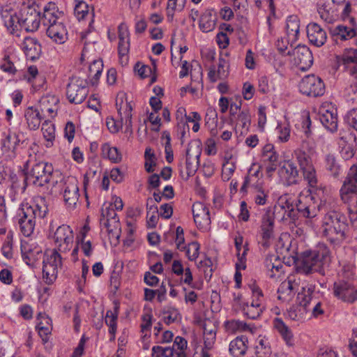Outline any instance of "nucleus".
Here are the masks:
<instances>
[{
  "instance_id": "nucleus-1",
  "label": "nucleus",
  "mask_w": 357,
  "mask_h": 357,
  "mask_svg": "<svg viewBox=\"0 0 357 357\" xmlns=\"http://www.w3.org/2000/svg\"><path fill=\"white\" fill-rule=\"evenodd\" d=\"M47 212V202L44 197H35L33 204L22 203L18 208L17 218L23 235L31 236L34 230L36 219L44 218Z\"/></svg>"
},
{
  "instance_id": "nucleus-2",
  "label": "nucleus",
  "mask_w": 357,
  "mask_h": 357,
  "mask_svg": "<svg viewBox=\"0 0 357 357\" xmlns=\"http://www.w3.org/2000/svg\"><path fill=\"white\" fill-rule=\"evenodd\" d=\"M322 227L324 236L334 245H340L348 236L347 218L344 214L335 210H331L325 214Z\"/></svg>"
},
{
  "instance_id": "nucleus-3",
  "label": "nucleus",
  "mask_w": 357,
  "mask_h": 357,
  "mask_svg": "<svg viewBox=\"0 0 357 357\" xmlns=\"http://www.w3.org/2000/svg\"><path fill=\"white\" fill-rule=\"evenodd\" d=\"M331 261L330 251L326 246L319 247L315 250H307L301 257H293L292 261L298 271L305 274L312 272L324 273V266Z\"/></svg>"
},
{
  "instance_id": "nucleus-4",
  "label": "nucleus",
  "mask_w": 357,
  "mask_h": 357,
  "mask_svg": "<svg viewBox=\"0 0 357 357\" xmlns=\"http://www.w3.org/2000/svg\"><path fill=\"white\" fill-rule=\"evenodd\" d=\"M62 179V175L58 170H54L52 165L44 161L35 162L31 169L25 174L24 178V190L29 185L36 187H43L50 183L55 185L59 179Z\"/></svg>"
},
{
  "instance_id": "nucleus-5",
  "label": "nucleus",
  "mask_w": 357,
  "mask_h": 357,
  "mask_svg": "<svg viewBox=\"0 0 357 357\" xmlns=\"http://www.w3.org/2000/svg\"><path fill=\"white\" fill-rule=\"evenodd\" d=\"M294 155L303 172L304 179L311 188L310 194L314 193L317 196H319L320 193L323 194L324 191L317 187L318 181L316 171L309 155L301 150H296L294 151Z\"/></svg>"
},
{
  "instance_id": "nucleus-6",
  "label": "nucleus",
  "mask_w": 357,
  "mask_h": 357,
  "mask_svg": "<svg viewBox=\"0 0 357 357\" xmlns=\"http://www.w3.org/2000/svg\"><path fill=\"white\" fill-rule=\"evenodd\" d=\"M16 19L20 26L27 32H33L39 28L40 22V11L37 4L22 6Z\"/></svg>"
},
{
  "instance_id": "nucleus-7",
  "label": "nucleus",
  "mask_w": 357,
  "mask_h": 357,
  "mask_svg": "<svg viewBox=\"0 0 357 357\" xmlns=\"http://www.w3.org/2000/svg\"><path fill=\"white\" fill-rule=\"evenodd\" d=\"M43 278L46 284H52L57 278L58 268L62 266V258L56 249L43 255Z\"/></svg>"
},
{
  "instance_id": "nucleus-8",
  "label": "nucleus",
  "mask_w": 357,
  "mask_h": 357,
  "mask_svg": "<svg viewBox=\"0 0 357 357\" xmlns=\"http://www.w3.org/2000/svg\"><path fill=\"white\" fill-rule=\"evenodd\" d=\"M88 93L87 81L80 77H72L67 85L66 96L71 103H82L86 99Z\"/></svg>"
},
{
  "instance_id": "nucleus-9",
  "label": "nucleus",
  "mask_w": 357,
  "mask_h": 357,
  "mask_svg": "<svg viewBox=\"0 0 357 357\" xmlns=\"http://www.w3.org/2000/svg\"><path fill=\"white\" fill-rule=\"evenodd\" d=\"M299 91L308 96L317 97L325 92V84L322 79L314 75L305 76L299 83Z\"/></svg>"
},
{
  "instance_id": "nucleus-10",
  "label": "nucleus",
  "mask_w": 357,
  "mask_h": 357,
  "mask_svg": "<svg viewBox=\"0 0 357 357\" xmlns=\"http://www.w3.org/2000/svg\"><path fill=\"white\" fill-rule=\"evenodd\" d=\"M335 296L344 302L352 303L357 300V288L349 281L339 280L334 283Z\"/></svg>"
},
{
  "instance_id": "nucleus-11",
  "label": "nucleus",
  "mask_w": 357,
  "mask_h": 357,
  "mask_svg": "<svg viewBox=\"0 0 357 357\" xmlns=\"http://www.w3.org/2000/svg\"><path fill=\"white\" fill-rule=\"evenodd\" d=\"M287 55L294 56V63L301 70H307L313 63V56L312 52L306 45H297L292 52L288 51Z\"/></svg>"
},
{
  "instance_id": "nucleus-12",
  "label": "nucleus",
  "mask_w": 357,
  "mask_h": 357,
  "mask_svg": "<svg viewBox=\"0 0 357 357\" xmlns=\"http://www.w3.org/2000/svg\"><path fill=\"white\" fill-rule=\"evenodd\" d=\"M315 195H316L312 193L310 194V196L298 199L296 204V208L300 216L306 218H312L317 215V211L320 209L321 204L317 206L315 205V202H313L315 199ZM321 202L322 200L320 199V203H321Z\"/></svg>"
},
{
  "instance_id": "nucleus-13",
  "label": "nucleus",
  "mask_w": 357,
  "mask_h": 357,
  "mask_svg": "<svg viewBox=\"0 0 357 357\" xmlns=\"http://www.w3.org/2000/svg\"><path fill=\"white\" fill-rule=\"evenodd\" d=\"M54 238L59 251L66 252L70 250L73 243L74 236L69 226L66 225L59 226L54 232Z\"/></svg>"
},
{
  "instance_id": "nucleus-14",
  "label": "nucleus",
  "mask_w": 357,
  "mask_h": 357,
  "mask_svg": "<svg viewBox=\"0 0 357 357\" xmlns=\"http://www.w3.org/2000/svg\"><path fill=\"white\" fill-rule=\"evenodd\" d=\"M337 61L349 68L350 75L354 80L351 87L354 93H357V50L350 49L342 56H337Z\"/></svg>"
},
{
  "instance_id": "nucleus-15",
  "label": "nucleus",
  "mask_w": 357,
  "mask_h": 357,
  "mask_svg": "<svg viewBox=\"0 0 357 357\" xmlns=\"http://www.w3.org/2000/svg\"><path fill=\"white\" fill-rule=\"evenodd\" d=\"M275 216L271 210H267L261 218V245L268 248L270 245V239L273 236Z\"/></svg>"
},
{
  "instance_id": "nucleus-16",
  "label": "nucleus",
  "mask_w": 357,
  "mask_h": 357,
  "mask_svg": "<svg viewBox=\"0 0 357 357\" xmlns=\"http://www.w3.org/2000/svg\"><path fill=\"white\" fill-rule=\"evenodd\" d=\"M118 32L119 40L118 53L119 59L122 65L123 63L126 64L128 61V54L130 50L129 31L126 24L124 23L120 24L118 27Z\"/></svg>"
},
{
  "instance_id": "nucleus-17",
  "label": "nucleus",
  "mask_w": 357,
  "mask_h": 357,
  "mask_svg": "<svg viewBox=\"0 0 357 357\" xmlns=\"http://www.w3.org/2000/svg\"><path fill=\"white\" fill-rule=\"evenodd\" d=\"M350 194H357V164L350 167L340 189V195L344 202L348 201Z\"/></svg>"
},
{
  "instance_id": "nucleus-18",
  "label": "nucleus",
  "mask_w": 357,
  "mask_h": 357,
  "mask_svg": "<svg viewBox=\"0 0 357 357\" xmlns=\"http://www.w3.org/2000/svg\"><path fill=\"white\" fill-rule=\"evenodd\" d=\"M79 197L78 181L73 177L68 178L65 183L63 199L70 209L75 208Z\"/></svg>"
},
{
  "instance_id": "nucleus-19",
  "label": "nucleus",
  "mask_w": 357,
  "mask_h": 357,
  "mask_svg": "<svg viewBox=\"0 0 357 357\" xmlns=\"http://www.w3.org/2000/svg\"><path fill=\"white\" fill-rule=\"evenodd\" d=\"M279 174L287 185L298 184L302 180L297 167L292 161L284 162L279 170Z\"/></svg>"
},
{
  "instance_id": "nucleus-20",
  "label": "nucleus",
  "mask_w": 357,
  "mask_h": 357,
  "mask_svg": "<svg viewBox=\"0 0 357 357\" xmlns=\"http://www.w3.org/2000/svg\"><path fill=\"white\" fill-rule=\"evenodd\" d=\"M307 36L310 43L317 47L322 46L327 38L326 31L317 23L307 26Z\"/></svg>"
},
{
  "instance_id": "nucleus-21",
  "label": "nucleus",
  "mask_w": 357,
  "mask_h": 357,
  "mask_svg": "<svg viewBox=\"0 0 357 357\" xmlns=\"http://www.w3.org/2000/svg\"><path fill=\"white\" fill-rule=\"evenodd\" d=\"M2 144L6 149L14 152L18 146L27 144V138L25 137L24 134L20 130L17 132H12L10 130H9L8 134L3 140Z\"/></svg>"
},
{
  "instance_id": "nucleus-22",
  "label": "nucleus",
  "mask_w": 357,
  "mask_h": 357,
  "mask_svg": "<svg viewBox=\"0 0 357 357\" xmlns=\"http://www.w3.org/2000/svg\"><path fill=\"white\" fill-rule=\"evenodd\" d=\"M46 33L47 36L57 44L64 43L68 38L67 30L61 22H57L50 25Z\"/></svg>"
},
{
  "instance_id": "nucleus-23",
  "label": "nucleus",
  "mask_w": 357,
  "mask_h": 357,
  "mask_svg": "<svg viewBox=\"0 0 357 357\" xmlns=\"http://www.w3.org/2000/svg\"><path fill=\"white\" fill-rule=\"evenodd\" d=\"M332 1L328 0H319L317 2V11L320 17L325 22L331 23L335 18V12L337 11L333 6H335Z\"/></svg>"
},
{
  "instance_id": "nucleus-24",
  "label": "nucleus",
  "mask_w": 357,
  "mask_h": 357,
  "mask_svg": "<svg viewBox=\"0 0 357 357\" xmlns=\"http://www.w3.org/2000/svg\"><path fill=\"white\" fill-rule=\"evenodd\" d=\"M192 214L195 222L199 225L210 222L209 209L204 204L196 202L192 205Z\"/></svg>"
},
{
  "instance_id": "nucleus-25",
  "label": "nucleus",
  "mask_w": 357,
  "mask_h": 357,
  "mask_svg": "<svg viewBox=\"0 0 357 357\" xmlns=\"http://www.w3.org/2000/svg\"><path fill=\"white\" fill-rule=\"evenodd\" d=\"M248 340L246 336L241 335L236 337L229 344V351L230 354L234 357L243 356L248 349Z\"/></svg>"
},
{
  "instance_id": "nucleus-26",
  "label": "nucleus",
  "mask_w": 357,
  "mask_h": 357,
  "mask_svg": "<svg viewBox=\"0 0 357 357\" xmlns=\"http://www.w3.org/2000/svg\"><path fill=\"white\" fill-rule=\"evenodd\" d=\"M26 58L31 61L38 59L41 53V46L36 40L31 38H26L22 47Z\"/></svg>"
},
{
  "instance_id": "nucleus-27",
  "label": "nucleus",
  "mask_w": 357,
  "mask_h": 357,
  "mask_svg": "<svg viewBox=\"0 0 357 357\" xmlns=\"http://www.w3.org/2000/svg\"><path fill=\"white\" fill-rule=\"evenodd\" d=\"M190 152L191 149L188 148L186 150L185 167L187 176L185 178V180H188L190 177L192 176L197 172L201 155V151L199 148L195 153V155L194 156L192 155Z\"/></svg>"
},
{
  "instance_id": "nucleus-28",
  "label": "nucleus",
  "mask_w": 357,
  "mask_h": 357,
  "mask_svg": "<svg viewBox=\"0 0 357 357\" xmlns=\"http://www.w3.org/2000/svg\"><path fill=\"white\" fill-rule=\"evenodd\" d=\"M216 19L213 9L206 10L199 19L200 29L205 33L213 31L215 26Z\"/></svg>"
},
{
  "instance_id": "nucleus-29",
  "label": "nucleus",
  "mask_w": 357,
  "mask_h": 357,
  "mask_svg": "<svg viewBox=\"0 0 357 357\" xmlns=\"http://www.w3.org/2000/svg\"><path fill=\"white\" fill-rule=\"evenodd\" d=\"M319 120L329 131L333 132L337 129V116L336 111L328 109L319 112Z\"/></svg>"
},
{
  "instance_id": "nucleus-30",
  "label": "nucleus",
  "mask_w": 357,
  "mask_h": 357,
  "mask_svg": "<svg viewBox=\"0 0 357 357\" xmlns=\"http://www.w3.org/2000/svg\"><path fill=\"white\" fill-rule=\"evenodd\" d=\"M194 323L202 327L203 333H217L218 321L213 316L206 318L200 315H196L194 319Z\"/></svg>"
},
{
  "instance_id": "nucleus-31",
  "label": "nucleus",
  "mask_w": 357,
  "mask_h": 357,
  "mask_svg": "<svg viewBox=\"0 0 357 357\" xmlns=\"http://www.w3.org/2000/svg\"><path fill=\"white\" fill-rule=\"evenodd\" d=\"M274 328L280 333V336L288 347L294 346V339L292 332L281 319H275Z\"/></svg>"
},
{
  "instance_id": "nucleus-32",
  "label": "nucleus",
  "mask_w": 357,
  "mask_h": 357,
  "mask_svg": "<svg viewBox=\"0 0 357 357\" xmlns=\"http://www.w3.org/2000/svg\"><path fill=\"white\" fill-rule=\"evenodd\" d=\"M36 328L38 334L45 340L52 330V319L47 314H38Z\"/></svg>"
},
{
  "instance_id": "nucleus-33",
  "label": "nucleus",
  "mask_w": 357,
  "mask_h": 357,
  "mask_svg": "<svg viewBox=\"0 0 357 357\" xmlns=\"http://www.w3.org/2000/svg\"><path fill=\"white\" fill-rule=\"evenodd\" d=\"M28 127L31 130H37L41 123L42 116L39 111L33 107H28L24 113Z\"/></svg>"
},
{
  "instance_id": "nucleus-34",
  "label": "nucleus",
  "mask_w": 357,
  "mask_h": 357,
  "mask_svg": "<svg viewBox=\"0 0 357 357\" xmlns=\"http://www.w3.org/2000/svg\"><path fill=\"white\" fill-rule=\"evenodd\" d=\"M325 167L330 174L335 178L339 176L342 170L340 161L338 160L334 155L331 153L326 156Z\"/></svg>"
},
{
  "instance_id": "nucleus-35",
  "label": "nucleus",
  "mask_w": 357,
  "mask_h": 357,
  "mask_svg": "<svg viewBox=\"0 0 357 357\" xmlns=\"http://www.w3.org/2000/svg\"><path fill=\"white\" fill-rule=\"evenodd\" d=\"M224 327L225 331L229 333H235L236 332L241 331H252V328L250 324L247 323L236 319H231L225 321Z\"/></svg>"
},
{
  "instance_id": "nucleus-36",
  "label": "nucleus",
  "mask_w": 357,
  "mask_h": 357,
  "mask_svg": "<svg viewBox=\"0 0 357 357\" xmlns=\"http://www.w3.org/2000/svg\"><path fill=\"white\" fill-rule=\"evenodd\" d=\"M22 255L23 260L29 266H33L34 262L38 259V256H41L42 250L40 248H35L31 249L28 245H22Z\"/></svg>"
},
{
  "instance_id": "nucleus-37",
  "label": "nucleus",
  "mask_w": 357,
  "mask_h": 357,
  "mask_svg": "<svg viewBox=\"0 0 357 357\" xmlns=\"http://www.w3.org/2000/svg\"><path fill=\"white\" fill-rule=\"evenodd\" d=\"M292 278L288 277L287 280L280 284L278 289V293L280 294L278 298H281V295L291 296L296 291L298 284Z\"/></svg>"
},
{
  "instance_id": "nucleus-38",
  "label": "nucleus",
  "mask_w": 357,
  "mask_h": 357,
  "mask_svg": "<svg viewBox=\"0 0 357 357\" xmlns=\"http://www.w3.org/2000/svg\"><path fill=\"white\" fill-rule=\"evenodd\" d=\"M331 33L333 37L336 38L335 40H346L354 37L356 36V31L353 28L339 25L331 31Z\"/></svg>"
},
{
  "instance_id": "nucleus-39",
  "label": "nucleus",
  "mask_w": 357,
  "mask_h": 357,
  "mask_svg": "<svg viewBox=\"0 0 357 357\" xmlns=\"http://www.w3.org/2000/svg\"><path fill=\"white\" fill-rule=\"evenodd\" d=\"M204 347L202 350L201 357H211L210 351H211L215 343L216 333H203Z\"/></svg>"
},
{
  "instance_id": "nucleus-40",
  "label": "nucleus",
  "mask_w": 357,
  "mask_h": 357,
  "mask_svg": "<svg viewBox=\"0 0 357 357\" xmlns=\"http://www.w3.org/2000/svg\"><path fill=\"white\" fill-rule=\"evenodd\" d=\"M101 149L103 157L107 158L112 162L118 163L121 161V154L116 147H111L108 144H104Z\"/></svg>"
},
{
  "instance_id": "nucleus-41",
  "label": "nucleus",
  "mask_w": 357,
  "mask_h": 357,
  "mask_svg": "<svg viewBox=\"0 0 357 357\" xmlns=\"http://www.w3.org/2000/svg\"><path fill=\"white\" fill-rule=\"evenodd\" d=\"M265 265L266 268L271 271V278L275 277V274L273 273V270H275L277 272H280L283 267L279 257L275 255H271L266 257L265 259Z\"/></svg>"
},
{
  "instance_id": "nucleus-42",
  "label": "nucleus",
  "mask_w": 357,
  "mask_h": 357,
  "mask_svg": "<svg viewBox=\"0 0 357 357\" xmlns=\"http://www.w3.org/2000/svg\"><path fill=\"white\" fill-rule=\"evenodd\" d=\"M286 31L288 38L291 40L297 39L299 33V22L296 17H289L286 23Z\"/></svg>"
},
{
  "instance_id": "nucleus-43",
  "label": "nucleus",
  "mask_w": 357,
  "mask_h": 357,
  "mask_svg": "<svg viewBox=\"0 0 357 357\" xmlns=\"http://www.w3.org/2000/svg\"><path fill=\"white\" fill-rule=\"evenodd\" d=\"M271 353V347L267 339L260 338L255 347L256 357H268Z\"/></svg>"
},
{
  "instance_id": "nucleus-44",
  "label": "nucleus",
  "mask_w": 357,
  "mask_h": 357,
  "mask_svg": "<svg viewBox=\"0 0 357 357\" xmlns=\"http://www.w3.org/2000/svg\"><path fill=\"white\" fill-rule=\"evenodd\" d=\"M200 245L197 241H192L188 245H180V250L185 251L186 255L189 260L194 261L199 257V251Z\"/></svg>"
},
{
  "instance_id": "nucleus-45",
  "label": "nucleus",
  "mask_w": 357,
  "mask_h": 357,
  "mask_svg": "<svg viewBox=\"0 0 357 357\" xmlns=\"http://www.w3.org/2000/svg\"><path fill=\"white\" fill-rule=\"evenodd\" d=\"M119 314H106L105 317V324L109 327V333L111 335L110 340L113 341L115 339V334L116 332V321Z\"/></svg>"
},
{
  "instance_id": "nucleus-46",
  "label": "nucleus",
  "mask_w": 357,
  "mask_h": 357,
  "mask_svg": "<svg viewBox=\"0 0 357 357\" xmlns=\"http://www.w3.org/2000/svg\"><path fill=\"white\" fill-rule=\"evenodd\" d=\"M176 350L172 347L163 348L160 346H155L152 348L153 357H174Z\"/></svg>"
},
{
  "instance_id": "nucleus-47",
  "label": "nucleus",
  "mask_w": 357,
  "mask_h": 357,
  "mask_svg": "<svg viewBox=\"0 0 357 357\" xmlns=\"http://www.w3.org/2000/svg\"><path fill=\"white\" fill-rule=\"evenodd\" d=\"M41 130L43 132L44 138L52 143L55 137V128L54 124L49 121H45L42 124Z\"/></svg>"
},
{
  "instance_id": "nucleus-48",
  "label": "nucleus",
  "mask_w": 357,
  "mask_h": 357,
  "mask_svg": "<svg viewBox=\"0 0 357 357\" xmlns=\"http://www.w3.org/2000/svg\"><path fill=\"white\" fill-rule=\"evenodd\" d=\"M60 15H61V13H59L58 10H56V12H50L47 10H43V16L42 18L43 24L49 26L57 22Z\"/></svg>"
},
{
  "instance_id": "nucleus-49",
  "label": "nucleus",
  "mask_w": 357,
  "mask_h": 357,
  "mask_svg": "<svg viewBox=\"0 0 357 357\" xmlns=\"http://www.w3.org/2000/svg\"><path fill=\"white\" fill-rule=\"evenodd\" d=\"M126 111L124 112V115L126 118V130L125 132L130 133V135H132V107L130 104V102H126Z\"/></svg>"
},
{
  "instance_id": "nucleus-50",
  "label": "nucleus",
  "mask_w": 357,
  "mask_h": 357,
  "mask_svg": "<svg viewBox=\"0 0 357 357\" xmlns=\"http://www.w3.org/2000/svg\"><path fill=\"white\" fill-rule=\"evenodd\" d=\"M236 169L234 163H229V160H227L222 165V178L225 181H227L230 179L231 176L234 174Z\"/></svg>"
},
{
  "instance_id": "nucleus-51",
  "label": "nucleus",
  "mask_w": 357,
  "mask_h": 357,
  "mask_svg": "<svg viewBox=\"0 0 357 357\" xmlns=\"http://www.w3.org/2000/svg\"><path fill=\"white\" fill-rule=\"evenodd\" d=\"M74 13L78 20H83L89 13V6L84 1H79L75 6Z\"/></svg>"
},
{
  "instance_id": "nucleus-52",
  "label": "nucleus",
  "mask_w": 357,
  "mask_h": 357,
  "mask_svg": "<svg viewBox=\"0 0 357 357\" xmlns=\"http://www.w3.org/2000/svg\"><path fill=\"white\" fill-rule=\"evenodd\" d=\"M0 68L6 73L14 75L17 70L13 63L10 61L8 55H6L3 59V63L0 65Z\"/></svg>"
},
{
  "instance_id": "nucleus-53",
  "label": "nucleus",
  "mask_w": 357,
  "mask_h": 357,
  "mask_svg": "<svg viewBox=\"0 0 357 357\" xmlns=\"http://www.w3.org/2000/svg\"><path fill=\"white\" fill-rule=\"evenodd\" d=\"M117 121H114L113 119H107L106 121V126L109 130L112 133H116L119 132V129L123 126V121L121 119Z\"/></svg>"
},
{
  "instance_id": "nucleus-54",
  "label": "nucleus",
  "mask_w": 357,
  "mask_h": 357,
  "mask_svg": "<svg viewBox=\"0 0 357 357\" xmlns=\"http://www.w3.org/2000/svg\"><path fill=\"white\" fill-rule=\"evenodd\" d=\"M356 205L349 208V218L352 227L357 230V197H355Z\"/></svg>"
},
{
  "instance_id": "nucleus-55",
  "label": "nucleus",
  "mask_w": 357,
  "mask_h": 357,
  "mask_svg": "<svg viewBox=\"0 0 357 357\" xmlns=\"http://www.w3.org/2000/svg\"><path fill=\"white\" fill-rule=\"evenodd\" d=\"M124 97H125L124 94H118L116 99V107L119 118L121 119V121L123 120V114H122L121 110L124 109V112L126 111L125 105L126 102H128L127 100L126 101V102H124V101H123Z\"/></svg>"
},
{
  "instance_id": "nucleus-56",
  "label": "nucleus",
  "mask_w": 357,
  "mask_h": 357,
  "mask_svg": "<svg viewBox=\"0 0 357 357\" xmlns=\"http://www.w3.org/2000/svg\"><path fill=\"white\" fill-rule=\"evenodd\" d=\"M135 70L137 71L139 75L142 78L147 77L152 73V69L151 67L146 65L140 66L139 63L135 65Z\"/></svg>"
},
{
  "instance_id": "nucleus-57",
  "label": "nucleus",
  "mask_w": 357,
  "mask_h": 357,
  "mask_svg": "<svg viewBox=\"0 0 357 357\" xmlns=\"http://www.w3.org/2000/svg\"><path fill=\"white\" fill-rule=\"evenodd\" d=\"M238 122L243 127H248L250 124V116L247 111H242L238 116Z\"/></svg>"
},
{
  "instance_id": "nucleus-58",
  "label": "nucleus",
  "mask_w": 357,
  "mask_h": 357,
  "mask_svg": "<svg viewBox=\"0 0 357 357\" xmlns=\"http://www.w3.org/2000/svg\"><path fill=\"white\" fill-rule=\"evenodd\" d=\"M226 65V61L223 58L219 59L218 62V68L217 70L218 72V77H219V79H223L226 78L228 75V71L227 70L225 69Z\"/></svg>"
},
{
  "instance_id": "nucleus-59",
  "label": "nucleus",
  "mask_w": 357,
  "mask_h": 357,
  "mask_svg": "<svg viewBox=\"0 0 357 357\" xmlns=\"http://www.w3.org/2000/svg\"><path fill=\"white\" fill-rule=\"evenodd\" d=\"M0 281L6 284H11L13 282L12 272L7 268L2 269L0 271Z\"/></svg>"
},
{
  "instance_id": "nucleus-60",
  "label": "nucleus",
  "mask_w": 357,
  "mask_h": 357,
  "mask_svg": "<svg viewBox=\"0 0 357 357\" xmlns=\"http://www.w3.org/2000/svg\"><path fill=\"white\" fill-rule=\"evenodd\" d=\"M160 215L165 218V219H169L172 217L173 213V208L172 206L169 204H164L160 206Z\"/></svg>"
},
{
  "instance_id": "nucleus-61",
  "label": "nucleus",
  "mask_w": 357,
  "mask_h": 357,
  "mask_svg": "<svg viewBox=\"0 0 357 357\" xmlns=\"http://www.w3.org/2000/svg\"><path fill=\"white\" fill-rule=\"evenodd\" d=\"M310 126L311 120L310 114L308 112H305L304 115L303 116L302 128L303 129L304 132L307 136H309V135L311 133Z\"/></svg>"
},
{
  "instance_id": "nucleus-62",
  "label": "nucleus",
  "mask_w": 357,
  "mask_h": 357,
  "mask_svg": "<svg viewBox=\"0 0 357 357\" xmlns=\"http://www.w3.org/2000/svg\"><path fill=\"white\" fill-rule=\"evenodd\" d=\"M216 40L220 48H226L229 45V38L227 35L221 31L216 36Z\"/></svg>"
},
{
  "instance_id": "nucleus-63",
  "label": "nucleus",
  "mask_w": 357,
  "mask_h": 357,
  "mask_svg": "<svg viewBox=\"0 0 357 357\" xmlns=\"http://www.w3.org/2000/svg\"><path fill=\"white\" fill-rule=\"evenodd\" d=\"M254 92H255V89H254V86L251 84H250L248 82H245L243 84V95L244 99L250 100L253 97Z\"/></svg>"
},
{
  "instance_id": "nucleus-64",
  "label": "nucleus",
  "mask_w": 357,
  "mask_h": 357,
  "mask_svg": "<svg viewBox=\"0 0 357 357\" xmlns=\"http://www.w3.org/2000/svg\"><path fill=\"white\" fill-rule=\"evenodd\" d=\"M347 117L349 124L357 130V109L349 111Z\"/></svg>"
}]
</instances>
